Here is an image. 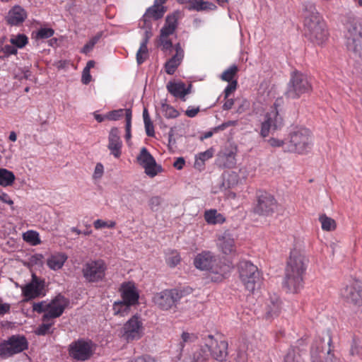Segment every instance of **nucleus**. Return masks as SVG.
I'll use <instances>...</instances> for the list:
<instances>
[{"label": "nucleus", "instance_id": "1", "mask_svg": "<svg viewBox=\"0 0 362 362\" xmlns=\"http://www.w3.org/2000/svg\"><path fill=\"white\" fill-rule=\"evenodd\" d=\"M308 260L297 250L290 252L285 271L284 286L290 293H298L303 287V276L308 267Z\"/></svg>", "mask_w": 362, "mask_h": 362}, {"label": "nucleus", "instance_id": "2", "mask_svg": "<svg viewBox=\"0 0 362 362\" xmlns=\"http://www.w3.org/2000/svg\"><path fill=\"white\" fill-rule=\"evenodd\" d=\"M305 35L311 42L322 45L328 38V31L325 21L311 2L303 5Z\"/></svg>", "mask_w": 362, "mask_h": 362}, {"label": "nucleus", "instance_id": "3", "mask_svg": "<svg viewBox=\"0 0 362 362\" xmlns=\"http://www.w3.org/2000/svg\"><path fill=\"white\" fill-rule=\"evenodd\" d=\"M193 263L197 269L209 272L211 281L214 282L221 281L230 270L228 264L222 262L218 256L209 250L198 253Z\"/></svg>", "mask_w": 362, "mask_h": 362}, {"label": "nucleus", "instance_id": "4", "mask_svg": "<svg viewBox=\"0 0 362 362\" xmlns=\"http://www.w3.org/2000/svg\"><path fill=\"white\" fill-rule=\"evenodd\" d=\"M228 342L218 341L211 334L205 338L204 345L184 359V362H207L211 356L216 361H223L227 356Z\"/></svg>", "mask_w": 362, "mask_h": 362}, {"label": "nucleus", "instance_id": "5", "mask_svg": "<svg viewBox=\"0 0 362 362\" xmlns=\"http://www.w3.org/2000/svg\"><path fill=\"white\" fill-rule=\"evenodd\" d=\"M313 145L310 131L305 127H297L289 133L284 152L305 154L312 149Z\"/></svg>", "mask_w": 362, "mask_h": 362}, {"label": "nucleus", "instance_id": "6", "mask_svg": "<svg viewBox=\"0 0 362 362\" xmlns=\"http://www.w3.org/2000/svg\"><path fill=\"white\" fill-rule=\"evenodd\" d=\"M283 103L282 98H277L264 115L259 131V135L262 138L267 137L271 132L279 130L284 126V119L281 115Z\"/></svg>", "mask_w": 362, "mask_h": 362}, {"label": "nucleus", "instance_id": "7", "mask_svg": "<svg viewBox=\"0 0 362 362\" xmlns=\"http://www.w3.org/2000/svg\"><path fill=\"white\" fill-rule=\"evenodd\" d=\"M239 278L245 288L250 293L260 288L262 278L257 267L250 261L243 260L238 264Z\"/></svg>", "mask_w": 362, "mask_h": 362}, {"label": "nucleus", "instance_id": "8", "mask_svg": "<svg viewBox=\"0 0 362 362\" xmlns=\"http://www.w3.org/2000/svg\"><path fill=\"white\" fill-rule=\"evenodd\" d=\"M344 37L347 49L362 59V25L350 18L345 24Z\"/></svg>", "mask_w": 362, "mask_h": 362}, {"label": "nucleus", "instance_id": "9", "mask_svg": "<svg viewBox=\"0 0 362 362\" xmlns=\"http://www.w3.org/2000/svg\"><path fill=\"white\" fill-rule=\"evenodd\" d=\"M186 295L184 289L174 288L164 289L153 294L152 301L163 311L176 310L180 300Z\"/></svg>", "mask_w": 362, "mask_h": 362}, {"label": "nucleus", "instance_id": "10", "mask_svg": "<svg viewBox=\"0 0 362 362\" xmlns=\"http://www.w3.org/2000/svg\"><path fill=\"white\" fill-rule=\"evenodd\" d=\"M107 269V266L103 259H90L83 265V277L90 284L102 282L105 279Z\"/></svg>", "mask_w": 362, "mask_h": 362}, {"label": "nucleus", "instance_id": "11", "mask_svg": "<svg viewBox=\"0 0 362 362\" xmlns=\"http://www.w3.org/2000/svg\"><path fill=\"white\" fill-rule=\"evenodd\" d=\"M95 351V344L88 339L81 338L72 341L68 347L69 356L80 362L90 358Z\"/></svg>", "mask_w": 362, "mask_h": 362}, {"label": "nucleus", "instance_id": "12", "mask_svg": "<svg viewBox=\"0 0 362 362\" xmlns=\"http://www.w3.org/2000/svg\"><path fill=\"white\" fill-rule=\"evenodd\" d=\"M311 90V84L307 75L294 71L291 73L286 95L289 98H298Z\"/></svg>", "mask_w": 362, "mask_h": 362}, {"label": "nucleus", "instance_id": "13", "mask_svg": "<svg viewBox=\"0 0 362 362\" xmlns=\"http://www.w3.org/2000/svg\"><path fill=\"white\" fill-rule=\"evenodd\" d=\"M28 343L23 335H12L8 340L0 343V356L10 357L28 349Z\"/></svg>", "mask_w": 362, "mask_h": 362}, {"label": "nucleus", "instance_id": "14", "mask_svg": "<svg viewBox=\"0 0 362 362\" xmlns=\"http://www.w3.org/2000/svg\"><path fill=\"white\" fill-rule=\"evenodd\" d=\"M122 337L127 342L140 339L144 334L143 322L139 316L135 315L123 325Z\"/></svg>", "mask_w": 362, "mask_h": 362}, {"label": "nucleus", "instance_id": "15", "mask_svg": "<svg viewBox=\"0 0 362 362\" xmlns=\"http://www.w3.org/2000/svg\"><path fill=\"white\" fill-rule=\"evenodd\" d=\"M136 160L138 163L144 168L145 173L150 177H154L163 170L160 165H157L155 158L146 147L141 149Z\"/></svg>", "mask_w": 362, "mask_h": 362}, {"label": "nucleus", "instance_id": "16", "mask_svg": "<svg viewBox=\"0 0 362 362\" xmlns=\"http://www.w3.org/2000/svg\"><path fill=\"white\" fill-rule=\"evenodd\" d=\"M257 203L254 209L256 214L268 216L274 213L276 208V201L274 196L267 192H259L257 195Z\"/></svg>", "mask_w": 362, "mask_h": 362}, {"label": "nucleus", "instance_id": "17", "mask_svg": "<svg viewBox=\"0 0 362 362\" xmlns=\"http://www.w3.org/2000/svg\"><path fill=\"white\" fill-rule=\"evenodd\" d=\"M341 295L348 302L358 303L362 298V281L353 279L341 290Z\"/></svg>", "mask_w": 362, "mask_h": 362}, {"label": "nucleus", "instance_id": "18", "mask_svg": "<svg viewBox=\"0 0 362 362\" xmlns=\"http://www.w3.org/2000/svg\"><path fill=\"white\" fill-rule=\"evenodd\" d=\"M66 307L65 298L59 295L47 304V312L43 315L44 321L60 317Z\"/></svg>", "mask_w": 362, "mask_h": 362}, {"label": "nucleus", "instance_id": "19", "mask_svg": "<svg viewBox=\"0 0 362 362\" xmlns=\"http://www.w3.org/2000/svg\"><path fill=\"white\" fill-rule=\"evenodd\" d=\"M45 286V281L40 279L36 274H32L30 283L22 288V293L26 300H30L39 297Z\"/></svg>", "mask_w": 362, "mask_h": 362}, {"label": "nucleus", "instance_id": "20", "mask_svg": "<svg viewBox=\"0 0 362 362\" xmlns=\"http://www.w3.org/2000/svg\"><path fill=\"white\" fill-rule=\"evenodd\" d=\"M168 0H154L153 5L148 8L140 19L145 22H151V20L155 21L162 18L166 12V7L163 4Z\"/></svg>", "mask_w": 362, "mask_h": 362}, {"label": "nucleus", "instance_id": "21", "mask_svg": "<svg viewBox=\"0 0 362 362\" xmlns=\"http://www.w3.org/2000/svg\"><path fill=\"white\" fill-rule=\"evenodd\" d=\"M28 18L27 11L19 5L11 7L5 17L6 23L11 26L22 25Z\"/></svg>", "mask_w": 362, "mask_h": 362}, {"label": "nucleus", "instance_id": "22", "mask_svg": "<svg viewBox=\"0 0 362 362\" xmlns=\"http://www.w3.org/2000/svg\"><path fill=\"white\" fill-rule=\"evenodd\" d=\"M121 296L125 303L131 306L139 303V294L134 283L132 281L124 282L121 286Z\"/></svg>", "mask_w": 362, "mask_h": 362}, {"label": "nucleus", "instance_id": "23", "mask_svg": "<svg viewBox=\"0 0 362 362\" xmlns=\"http://www.w3.org/2000/svg\"><path fill=\"white\" fill-rule=\"evenodd\" d=\"M192 85L187 86L182 81H169L166 85L168 91L175 98H180L182 101L186 100V95L192 91Z\"/></svg>", "mask_w": 362, "mask_h": 362}, {"label": "nucleus", "instance_id": "24", "mask_svg": "<svg viewBox=\"0 0 362 362\" xmlns=\"http://www.w3.org/2000/svg\"><path fill=\"white\" fill-rule=\"evenodd\" d=\"M174 49L175 50V54L165 64V72L169 75L175 74L184 58V50L180 43L175 44Z\"/></svg>", "mask_w": 362, "mask_h": 362}, {"label": "nucleus", "instance_id": "25", "mask_svg": "<svg viewBox=\"0 0 362 362\" xmlns=\"http://www.w3.org/2000/svg\"><path fill=\"white\" fill-rule=\"evenodd\" d=\"M122 142L117 127L110 129L108 136V149L115 158H119L122 153Z\"/></svg>", "mask_w": 362, "mask_h": 362}, {"label": "nucleus", "instance_id": "26", "mask_svg": "<svg viewBox=\"0 0 362 362\" xmlns=\"http://www.w3.org/2000/svg\"><path fill=\"white\" fill-rule=\"evenodd\" d=\"M218 245L225 255H233L236 252V245L233 236L225 232L218 238Z\"/></svg>", "mask_w": 362, "mask_h": 362}, {"label": "nucleus", "instance_id": "27", "mask_svg": "<svg viewBox=\"0 0 362 362\" xmlns=\"http://www.w3.org/2000/svg\"><path fill=\"white\" fill-rule=\"evenodd\" d=\"M281 312V301L278 296H273L267 302L265 317L267 320H272L277 317Z\"/></svg>", "mask_w": 362, "mask_h": 362}, {"label": "nucleus", "instance_id": "28", "mask_svg": "<svg viewBox=\"0 0 362 362\" xmlns=\"http://www.w3.org/2000/svg\"><path fill=\"white\" fill-rule=\"evenodd\" d=\"M67 258V255L64 252L52 253L47 259V265L51 270H59L63 267Z\"/></svg>", "mask_w": 362, "mask_h": 362}, {"label": "nucleus", "instance_id": "29", "mask_svg": "<svg viewBox=\"0 0 362 362\" xmlns=\"http://www.w3.org/2000/svg\"><path fill=\"white\" fill-rule=\"evenodd\" d=\"M177 25V21L175 16H168L164 25L160 29V37H168L169 35H172Z\"/></svg>", "mask_w": 362, "mask_h": 362}, {"label": "nucleus", "instance_id": "30", "mask_svg": "<svg viewBox=\"0 0 362 362\" xmlns=\"http://www.w3.org/2000/svg\"><path fill=\"white\" fill-rule=\"evenodd\" d=\"M204 219L209 224H221L225 222L226 218L223 214L218 213L216 209H209L204 212Z\"/></svg>", "mask_w": 362, "mask_h": 362}, {"label": "nucleus", "instance_id": "31", "mask_svg": "<svg viewBox=\"0 0 362 362\" xmlns=\"http://www.w3.org/2000/svg\"><path fill=\"white\" fill-rule=\"evenodd\" d=\"M189 10L196 11H214L217 6L212 2L204 0H194L192 5H189Z\"/></svg>", "mask_w": 362, "mask_h": 362}, {"label": "nucleus", "instance_id": "32", "mask_svg": "<svg viewBox=\"0 0 362 362\" xmlns=\"http://www.w3.org/2000/svg\"><path fill=\"white\" fill-rule=\"evenodd\" d=\"M15 175L12 171L6 168H0V185L2 187L11 186L15 181Z\"/></svg>", "mask_w": 362, "mask_h": 362}, {"label": "nucleus", "instance_id": "33", "mask_svg": "<svg viewBox=\"0 0 362 362\" xmlns=\"http://www.w3.org/2000/svg\"><path fill=\"white\" fill-rule=\"evenodd\" d=\"M319 221L323 230L332 231L336 228L337 225L335 221L333 218L327 216L325 214L320 216Z\"/></svg>", "mask_w": 362, "mask_h": 362}, {"label": "nucleus", "instance_id": "34", "mask_svg": "<svg viewBox=\"0 0 362 362\" xmlns=\"http://www.w3.org/2000/svg\"><path fill=\"white\" fill-rule=\"evenodd\" d=\"M130 307V305L125 303L123 300L115 302L112 307L113 313L124 316L129 313Z\"/></svg>", "mask_w": 362, "mask_h": 362}, {"label": "nucleus", "instance_id": "35", "mask_svg": "<svg viewBox=\"0 0 362 362\" xmlns=\"http://www.w3.org/2000/svg\"><path fill=\"white\" fill-rule=\"evenodd\" d=\"M54 30L50 28H41L35 33L33 32L32 35L35 40L48 39L53 36Z\"/></svg>", "mask_w": 362, "mask_h": 362}, {"label": "nucleus", "instance_id": "36", "mask_svg": "<svg viewBox=\"0 0 362 362\" xmlns=\"http://www.w3.org/2000/svg\"><path fill=\"white\" fill-rule=\"evenodd\" d=\"M197 339V337L193 334L183 332L181 335V340L178 344V349L180 353L183 351L187 344H190Z\"/></svg>", "mask_w": 362, "mask_h": 362}, {"label": "nucleus", "instance_id": "37", "mask_svg": "<svg viewBox=\"0 0 362 362\" xmlns=\"http://www.w3.org/2000/svg\"><path fill=\"white\" fill-rule=\"evenodd\" d=\"M147 44L146 41H141L140 43L139 49L136 53V62L139 65L142 64L148 57Z\"/></svg>", "mask_w": 362, "mask_h": 362}, {"label": "nucleus", "instance_id": "38", "mask_svg": "<svg viewBox=\"0 0 362 362\" xmlns=\"http://www.w3.org/2000/svg\"><path fill=\"white\" fill-rule=\"evenodd\" d=\"M23 240L32 245H37L41 243L39 233L35 230H28L23 235Z\"/></svg>", "mask_w": 362, "mask_h": 362}, {"label": "nucleus", "instance_id": "39", "mask_svg": "<svg viewBox=\"0 0 362 362\" xmlns=\"http://www.w3.org/2000/svg\"><path fill=\"white\" fill-rule=\"evenodd\" d=\"M161 112L167 119H174L179 116V112L172 105L165 103L161 104Z\"/></svg>", "mask_w": 362, "mask_h": 362}, {"label": "nucleus", "instance_id": "40", "mask_svg": "<svg viewBox=\"0 0 362 362\" xmlns=\"http://www.w3.org/2000/svg\"><path fill=\"white\" fill-rule=\"evenodd\" d=\"M127 110H131L130 108L126 109H118L110 111L107 113V119L110 121H117L121 119L123 116H125V119L127 120Z\"/></svg>", "mask_w": 362, "mask_h": 362}, {"label": "nucleus", "instance_id": "41", "mask_svg": "<svg viewBox=\"0 0 362 362\" xmlns=\"http://www.w3.org/2000/svg\"><path fill=\"white\" fill-rule=\"evenodd\" d=\"M10 42L17 48L22 49L28 44V38L24 34H18L10 39Z\"/></svg>", "mask_w": 362, "mask_h": 362}, {"label": "nucleus", "instance_id": "42", "mask_svg": "<svg viewBox=\"0 0 362 362\" xmlns=\"http://www.w3.org/2000/svg\"><path fill=\"white\" fill-rule=\"evenodd\" d=\"M101 37V34L98 33L96 35L91 37L88 42H86L84 46L81 49V52L84 54H88L90 52L95 45L98 43L100 38Z\"/></svg>", "mask_w": 362, "mask_h": 362}, {"label": "nucleus", "instance_id": "43", "mask_svg": "<svg viewBox=\"0 0 362 362\" xmlns=\"http://www.w3.org/2000/svg\"><path fill=\"white\" fill-rule=\"evenodd\" d=\"M139 25L141 28L145 30L144 37L141 41H146V42L148 43V40L153 35L152 22H145L140 20Z\"/></svg>", "mask_w": 362, "mask_h": 362}, {"label": "nucleus", "instance_id": "44", "mask_svg": "<svg viewBox=\"0 0 362 362\" xmlns=\"http://www.w3.org/2000/svg\"><path fill=\"white\" fill-rule=\"evenodd\" d=\"M237 71L238 66L233 64L222 73L221 78L224 81H227L229 83L232 82V79L236 74Z\"/></svg>", "mask_w": 362, "mask_h": 362}, {"label": "nucleus", "instance_id": "45", "mask_svg": "<svg viewBox=\"0 0 362 362\" xmlns=\"http://www.w3.org/2000/svg\"><path fill=\"white\" fill-rule=\"evenodd\" d=\"M324 340L320 339V344L319 345L313 344L311 348V358L312 362H321L320 357L318 356V354L324 351V347L322 346Z\"/></svg>", "mask_w": 362, "mask_h": 362}, {"label": "nucleus", "instance_id": "46", "mask_svg": "<svg viewBox=\"0 0 362 362\" xmlns=\"http://www.w3.org/2000/svg\"><path fill=\"white\" fill-rule=\"evenodd\" d=\"M18 48L14 45H6L0 49V58L8 57L11 55L18 53Z\"/></svg>", "mask_w": 362, "mask_h": 362}, {"label": "nucleus", "instance_id": "47", "mask_svg": "<svg viewBox=\"0 0 362 362\" xmlns=\"http://www.w3.org/2000/svg\"><path fill=\"white\" fill-rule=\"evenodd\" d=\"M213 157V150L208 149L196 156V165H204V162Z\"/></svg>", "mask_w": 362, "mask_h": 362}, {"label": "nucleus", "instance_id": "48", "mask_svg": "<svg viewBox=\"0 0 362 362\" xmlns=\"http://www.w3.org/2000/svg\"><path fill=\"white\" fill-rule=\"evenodd\" d=\"M116 226V222L114 221H105L102 219H97L93 222V226L96 230L104 228H113Z\"/></svg>", "mask_w": 362, "mask_h": 362}, {"label": "nucleus", "instance_id": "49", "mask_svg": "<svg viewBox=\"0 0 362 362\" xmlns=\"http://www.w3.org/2000/svg\"><path fill=\"white\" fill-rule=\"evenodd\" d=\"M132 110H127V121L125 124V139L127 141H129L132 137L131 134V128H132Z\"/></svg>", "mask_w": 362, "mask_h": 362}, {"label": "nucleus", "instance_id": "50", "mask_svg": "<svg viewBox=\"0 0 362 362\" xmlns=\"http://www.w3.org/2000/svg\"><path fill=\"white\" fill-rule=\"evenodd\" d=\"M267 142L268 143V144L270 146H272L273 148L283 147L284 149L285 148V147L288 144V141L286 142V141L284 140V139H277V138H275V137L269 138V139L267 140Z\"/></svg>", "mask_w": 362, "mask_h": 362}, {"label": "nucleus", "instance_id": "51", "mask_svg": "<svg viewBox=\"0 0 362 362\" xmlns=\"http://www.w3.org/2000/svg\"><path fill=\"white\" fill-rule=\"evenodd\" d=\"M181 258L177 252H173L166 259V262L170 267H176L180 262Z\"/></svg>", "mask_w": 362, "mask_h": 362}, {"label": "nucleus", "instance_id": "52", "mask_svg": "<svg viewBox=\"0 0 362 362\" xmlns=\"http://www.w3.org/2000/svg\"><path fill=\"white\" fill-rule=\"evenodd\" d=\"M158 44L162 47L161 49L164 52L170 51L173 48V42L170 40H168L167 37H160Z\"/></svg>", "mask_w": 362, "mask_h": 362}, {"label": "nucleus", "instance_id": "53", "mask_svg": "<svg viewBox=\"0 0 362 362\" xmlns=\"http://www.w3.org/2000/svg\"><path fill=\"white\" fill-rule=\"evenodd\" d=\"M52 323H43L40 325L35 330V334L38 336H45L46 335L49 329L51 328Z\"/></svg>", "mask_w": 362, "mask_h": 362}, {"label": "nucleus", "instance_id": "54", "mask_svg": "<svg viewBox=\"0 0 362 362\" xmlns=\"http://www.w3.org/2000/svg\"><path fill=\"white\" fill-rule=\"evenodd\" d=\"M33 310L37 313H45L47 312V304H45L44 301L34 303L33 305Z\"/></svg>", "mask_w": 362, "mask_h": 362}, {"label": "nucleus", "instance_id": "55", "mask_svg": "<svg viewBox=\"0 0 362 362\" xmlns=\"http://www.w3.org/2000/svg\"><path fill=\"white\" fill-rule=\"evenodd\" d=\"M146 132L148 136H154L155 131L153 122L151 119L144 121Z\"/></svg>", "mask_w": 362, "mask_h": 362}, {"label": "nucleus", "instance_id": "56", "mask_svg": "<svg viewBox=\"0 0 362 362\" xmlns=\"http://www.w3.org/2000/svg\"><path fill=\"white\" fill-rule=\"evenodd\" d=\"M236 86H237L236 81H233L232 82H230L226 86V87L225 88L224 91H223L224 95H225V98H227L229 96V95L236 89Z\"/></svg>", "mask_w": 362, "mask_h": 362}, {"label": "nucleus", "instance_id": "57", "mask_svg": "<svg viewBox=\"0 0 362 362\" xmlns=\"http://www.w3.org/2000/svg\"><path fill=\"white\" fill-rule=\"evenodd\" d=\"M104 173V167L101 163H98L95 167L93 177L94 179H100Z\"/></svg>", "mask_w": 362, "mask_h": 362}, {"label": "nucleus", "instance_id": "58", "mask_svg": "<svg viewBox=\"0 0 362 362\" xmlns=\"http://www.w3.org/2000/svg\"><path fill=\"white\" fill-rule=\"evenodd\" d=\"M160 204V197L156 196L150 199L148 204L151 210L156 211Z\"/></svg>", "mask_w": 362, "mask_h": 362}, {"label": "nucleus", "instance_id": "59", "mask_svg": "<svg viewBox=\"0 0 362 362\" xmlns=\"http://www.w3.org/2000/svg\"><path fill=\"white\" fill-rule=\"evenodd\" d=\"M200 111V108L199 106L193 107L189 106L185 111V115L190 118L194 117L197 113Z\"/></svg>", "mask_w": 362, "mask_h": 362}, {"label": "nucleus", "instance_id": "60", "mask_svg": "<svg viewBox=\"0 0 362 362\" xmlns=\"http://www.w3.org/2000/svg\"><path fill=\"white\" fill-rule=\"evenodd\" d=\"M0 200L5 204H8L9 206H13V202L10 197V196L4 192V191L0 189Z\"/></svg>", "mask_w": 362, "mask_h": 362}, {"label": "nucleus", "instance_id": "61", "mask_svg": "<svg viewBox=\"0 0 362 362\" xmlns=\"http://www.w3.org/2000/svg\"><path fill=\"white\" fill-rule=\"evenodd\" d=\"M92 79V76L90 74V71L83 69L81 76V82L83 84L88 85Z\"/></svg>", "mask_w": 362, "mask_h": 362}, {"label": "nucleus", "instance_id": "62", "mask_svg": "<svg viewBox=\"0 0 362 362\" xmlns=\"http://www.w3.org/2000/svg\"><path fill=\"white\" fill-rule=\"evenodd\" d=\"M185 160L182 157H179L173 163V167L177 170H182L185 165Z\"/></svg>", "mask_w": 362, "mask_h": 362}, {"label": "nucleus", "instance_id": "63", "mask_svg": "<svg viewBox=\"0 0 362 362\" xmlns=\"http://www.w3.org/2000/svg\"><path fill=\"white\" fill-rule=\"evenodd\" d=\"M132 362H156L153 358L148 356H143L136 358Z\"/></svg>", "mask_w": 362, "mask_h": 362}, {"label": "nucleus", "instance_id": "64", "mask_svg": "<svg viewBox=\"0 0 362 362\" xmlns=\"http://www.w3.org/2000/svg\"><path fill=\"white\" fill-rule=\"evenodd\" d=\"M10 310V305L8 303L0 304V315H4Z\"/></svg>", "mask_w": 362, "mask_h": 362}]
</instances>
